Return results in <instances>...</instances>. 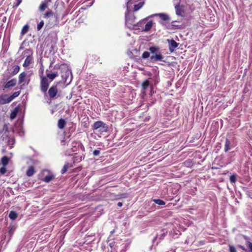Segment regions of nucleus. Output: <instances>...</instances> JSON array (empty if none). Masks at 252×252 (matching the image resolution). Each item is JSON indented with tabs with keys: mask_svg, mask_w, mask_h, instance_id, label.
I'll return each instance as SVG.
<instances>
[{
	"mask_svg": "<svg viewBox=\"0 0 252 252\" xmlns=\"http://www.w3.org/2000/svg\"><path fill=\"white\" fill-rule=\"evenodd\" d=\"M9 217L10 219L14 220L17 218V214L14 211H10L9 214Z\"/></svg>",
	"mask_w": 252,
	"mask_h": 252,
	"instance_id": "26",
	"label": "nucleus"
},
{
	"mask_svg": "<svg viewBox=\"0 0 252 252\" xmlns=\"http://www.w3.org/2000/svg\"><path fill=\"white\" fill-rule=\"evenodd\" d=\"M58 92V89L56 85H53L48 91V94L50 99H53L56 98Z\"/></svg>",
	"mask_w": 252,
	"mask_h": 252,
	"instance_id": "6",
	"label": "nucleus"
},
{
	"mask_svg": "<svg viewBox=\"0 0 252 252\" xmlns=\"http://www.w3.org/2000/svg\"><path fill=\"white\" fill-rule=\"evenodd\" d=\"M181 0H179L177 4L175 6V9L176 10V14L180 16H184V11L183 10V6L180 5Z\"/></svg>",
	"mask_w": 252,
	"mask_h": 252,
	"instance_id": "7",
	"label": "nucleus"
},
{
	"mask_svg": "<svg viewBox=\"0 0 252 252\" xmlns=\"http://www.w3.org/2000/svg\"><path fill=\"white\" fill-rule=\"evenodd\" d=\"M127 2L126 3V7L127 9H128L129 7L131 6V3H132V1H131V0H127ZM138 0H135V1H138Z\"/></svg>",
	"mask_w": 252,
	"mask_h": 252,
	"instance_id": "41",
	"label": "nucleus"
},
{
	"mask_svg": "<svg viewBox=\"0 0 252 252\" xmlns=\"http://www.w3.org/2000/svg\"><path fill=\"white\" fill-rule=\"evenodd\" d=\"M20 94V91L14 93L11 95L9 96L10 101H11L14 98L19 96Z\"/></svg>",
	"mask_w": 252,
	"mask_h": 252,
	"instance_id": "30",
	"label": "nucleus"
},
{
	"mask_svg": "<svg viewBox=\"0 0 252 252\" xmlns=\"http://www.w3.org/2000/svg\"><path fill=\"white\" fill-rule=\"evenodd\" d=\"M149 86V82L148 80H145L142 84V87L143 90H146Z\"/></svg>",
	"mask_w": 252,
	"mask_h": 252,
	"instance_id": "28",
	"label": "nucleus"
},
{
	"mask_svg": "<svg viewBox=\"0 0 252 252\" xmlns=\"http://www.w3.org/2000/svg\"><path fill=\"white\" fill-rule=\"evenodd\" d=\"M117 243L115 242H112L109 243V245L111 249V251L114 250L116 252L118 251V246L117 245Z\"/></svg>",
	"mask_w": 252,
	"mask_h": 252,
	"instance_id": "20",
	"label": "nucleus"
},
{
	"mask_svg": "<svg viewBox=\"0 0 252 252\" xmlns=\"http://www.w3.org/2000/svg\"><path fill=\"white\" fill-rule=\"evenodd\" d=\"M49 86V82L48 79L45 77L41 78L40 81V90L41 91L46 93Z\"/></svg>",
	"mask_w": 252,
	"mask_h": 252,
	"instance_id": "5",
	"label": "nucleus"
},
{
	"mask_svg": "<svg viewBox=\"0 0 252 252\" xmlns=\"http://www.w3.org/2000/svg\"><path fill=\"white\" fill-rule=\"evenodd\" d=\"M146 20H147V19H144L141 21H140L138 22H136L135 27L141 28V29L143 28V25L145 23Z\"/></svg>",
	"mask_w": 252,
	"mask_h": 252,
	"instance_id": "25",
	"label": "nucleus"
},
{
	"mask_svg": "<svg viewBox=\"0 0 252 252\" xmlns=\"http://www.w3.org/2000/svg\"><path fill=\"white\" fill-rule=\"evenodd\" d=\"M48 0L49 1H51V0Z\"/></svg>",
	"mask_w": 252,
	"mask_h": 252,
	"instance_id": "48",
	"label": "nucleus"
},
{
	"mask_svg": "<svg viewBox=\"0 0 252 252\" xmlns=\"http://www.w3.org/2000/svg\"><path fill=\"white\" fill-rule=\"evenodd\" d=\"M68 168V164H65L61 170V173L62 174H64L67 170Z\"/></svg>",
	"mask_w": 252,
	"mask_h": 252,
	"instance_id": "34",
	"label": "nucleus"
},
{
	"mask_svg": "<svg viewBox=\"0 0 252 252\" xmlns=\"http://www.w3.org/2000/svg\"><path fill=\"white\" fill-rule=\"evenodd\" d=\"M9 96L8 94H4L0 95V104H4L10 102Z\"/></svg>",
	"mask_w": 252,
	"mask_h": 252,
	"instance_id": "8",
	"label": "nucleus"
},
{
	"mask_svg": "<svg viewBox=\"0 0 252 252\" xmlns=\"http://www.w3.org/2000/svg\"><path fill=\"white\" fill-rule=\"evenodd\" d=\"M2 135L1 136V138L2 140H6L7 139H8V136L7 137H5V134L4 133H2Z\"/></svg>",
	"mask_w": 252,
	"mask_h": 252,
	"instance_id": "43",
	"label": "nucleus"
},
{
	"mask_svg": "<svg viewBox=\"0 0 252 252\" xmlns=\"http://www.w3.org/2000/svg\"><path fill=\"white\" fill-rule=\"evenodd\" d=\"M17 2L14 4V7H17L19 4L21 3L22 0H16Z\"/></svg>",
	"mask_w": 252,
	"mask_h": 252,
	"instance_id": "42",
	"label": "nucleus"
},
{
	"mask_svg": "<svg viewBox=\"0 0 252 252\" xmlns=\"http://www.w3.org/2000/svg\"><path fill=\"white\" fill-rule=\"evenodd\" d=\"M17 80L16 79H12L7 82L4 86V88H8L11 87H14L16 85Z\"/></svg>",
	"mask_w": 252,
	"mask_h": 252,
	"instance_id": "12",
	"label": "nucleus"
},
{
	"mask_svg": "<svg viewBox=\"0 0 252 252\" xmlns=\"http://www.w3.org/2000/svg\"><path fill=\"white\" fill-rule=\"evenodd\" d=\"M35 173L34 168L32 166L29 167L26 174L29 177L32 176Z\"/></svg>",
	"mask_w": 252,
	"mask_h": 252,
	"instance_id": "17",
	"label": "nucleus"
},
{
	"mask_svg": "<svg viewBox=\"0 0 252 252\" xmlns=\"http://www.w3.org/2000/svg\"><path fill=\"white\" fill-rule=\"evenodd\" d=\"M154 201L157 204L159 205H165V203L164 201L161 199H155Z\"/></svg>",
	"mask_w": 252,
	"mask_h": 252,
	"instance_id": "32",
	"label": "nucleus"
},
{
	"mask_svg": "<svg viewBox=\"0 0 252 252\" xmlns=\"http://www.w3.org/2000/svg\"><path fill=\"white\" fill-rule=\"evenodd\" d=\"M55 178V176L53 174H49L46 176L43 180L46 183H49Z\"/></svg>",
	"mask_w": 252,
	"mask_h": 252,
	"instance_id": "21",
	"label": "nucleus"
},
{
	"mask_svg": "<svg viewBox=\"0 0 252 252\" xmlns=\"http://www.w3.org/2000/svg\"><path fill=\"white\" fill-rule=\"evenodd\" d=\"M229 252H237L236 248L233 246H229Z\"/></svg>",
	"mask_w": 252,
	"mask_h": 252,
	"instance_id": "40",
	"label": "nucleus"
},
{
	"mask_svg": "<svg viewBox=\"0 0 252 252\" xmlns=\"http://www.w3.org/2000/svg\"><path fill=\"white\" fill-rule=\"evenodd\" d=\"M47 7V2L45 0L43 1L39 6V10L40 11H43Z\"/></svg>",
	"mask_w": 252,
	"mask_h": 252,
	"instance_id": "22",
	"label": "nucleus"
},
{
	"mask_svg": "<svg viewBox=\"0 0 252 252\" xmlns=\"http://www.w3.org/2000/svg\"><path fill=\"white\" fill-rule=\"evenodd\" d=\"M66 124V122L65 120L63 119H60L59 120L58 122V126L60 129H63L65 125Z\"/></svg>",
	"mask_w": 252,
	"mask_h": 252,
	"instance_id": "19",
	"label": "nucleus"
},
{
	"mask_svg": "<svg viewBox=\"0 0 252 252\" xmlns=\"http://www.w3.org/2000/svg\"><path fill=\"white\" fill-rule=\"evenodd\" d=\"M28 30H29V26L28 25H25L22 29V31H21V34H22V35L25 34L26 33H27Z\"/></svg>",
	"mask_w": 252,
	"mask_h": 252,
	"instance_id": "27",
	"label": "nucleus"
},
{
	"mask_svg": "<svg viewBox=\"0 0 252 252\" xmlns=\"http://www.w3.org/2000/svg\"><path fill=\"white\" fill-rule=\"evenodd\" d=\"M166 235V233L165 232H162V233H161L160 235H158L156 236V237L155 238V240L158 239V238H159V240H161L162 239H163V238L165 237V236Z\"/></svg>",
	"mask_w": 252,
	"mask_h": 252,
	"instance_id": "35",
	"label": "nucleus"
},
{
	"mask_svg": "<svg viewBox=\"0 0 252 252\" xmlns=\"http://www.w3.org/2000/svg\"><path fill=\"white\" fill-rule=\"evenodd\" d=\"M176 21H173L171 24H167L164 22H161V24L163 26H165L167 29H170V30H173L174 29V27H178V25H175V23L176 22Z\"/></svg>",
	"mask_w": 252,
	"mask_h": 252,
	"instance_id": "13",
	"label": "nucleus"
},
{
	"mask_svg": "<svg viewBox=\"0 0 252 252\" xmlns=\"http://www.w3.org/2000/svg\"><path fill=\"white\" fill-rule=\"evenodd\" d=\"M126 25L129 29H133L135 27L136 22L135 17L133 14H126Z\"/></svg>",
	"mask_w": 252,
	"mask_h": 252,
	"instance_id": "2",
	"label": "nucleus"
},
{
	"mask_svg": "<svg viewBox=\"0 0 252 252\" xmlns=\"http://www.w3.org/2000/svg\"><path fill=\"white\" fill-rule=\"evenodd\" d=\"M9 161V158L6 157H3L0 160L1 164H2V166L0 167V173L1 174H4L5 173L6 171V166L8 164Z\"/></svg>",
	"mask_w": 252,
	"mask_h": 252,
	"instance_id": "4",
	"label": "nucleus"
},
{
	"mask_svg": "<svg viewBox=\"0 0 252 252\" xmlns=\"http://www.w3.org/2000/svg\"><path fill=\"white\" fill-rule=\"evenodd\" d=\"M32 63H33L32 57L30 55H28L27 57V58L24 62V63H23V66L24 67H28L30 64H31Z\"/></svg>",
	"mask_w": 252,
	"mask_h": 252,
	"instance_id": "11",
	"label": "nucleus"
},
{
	"mask_svg": "<svg viewBox=\"0 0 252 252\" xmlns=\"http://www.w3.org/2000/svg\"><path fill=\"white\" fill-rule=\"evenodd\" d=\"M153 26V22L150 21L148 22L143 28L141 29L142 32H147L149 31Z\"/></svg>",
	"mask_w": 252,
	"mask_h": 252,
	"instance_id": "10",
	"label": "nucleus"
},
{
	"mask_svg": "<svg viewBox=\"0 0 252 252\" xmlns=\"http://www.w3.org/2000/svg\"><path fill=\"white\" fill-rule=\"evenodd\" d=\"M17 113H18V109H17V108H15V109L14 110V111L13 112H12L10 114V119H14L15 118Z\"/></svg>",
	"mask_w": 252,
	"mask_h": 252,
	"instance_id": "29",
	"label": "nucleus"
},
{
	"mask_svg": "<svg viewBox=\"0 0 252 252\" xmlns=\"http://www.w3.org/2000/svg\"><path fill=\"white\" fill-rule=\"evenodd\" d=\"M9 127L8 124H5L3 126L2 130L1 131V133H4L5 134V137H7L9 134Z\"/></svg>",
	"mask_w": 252,
	"mask_h": 252,
	"instance_id": "18",
	"label": "nucleus"
},
{
	"mask_svg": "<svg viewBox=\"0 0 252 252\" xmlns=\"http://www.w3.org/2000/svg\"><path fill=\"white\" fill-rule=\"evenodd\" d=\"M149 51L152 55L150 57L151 60L153 62L163 61L164 58L160 52V49L158 47L152 46L149 48Z\"/></svg>",
	"mask_w": 252,
	"mask_h": 252,
	"instance_id": "1",
	"label": "nucleus"
},
{
	"mask_svg": "<svg viewBox=\"0 0 252 252\" xmlns=\"http://www.w3.org/2000/svg\"><path fill=\"white\" fill-rule=\"evenodd\" d=\"M231 142L228 139H226L224 145V151L225 152L228 151L231 149Z\"/></svg>",
	"mask_w": 252,
	"mask_h": 252,
	"instance_id": "16",
	"label": "nucleus"
},
{
	"mask_svg": "<svg viewBox=\"0 0 252 252\" xmlns=\"http://www.w3.org/2000/svg\"><path fill=\"white\" fill-rule=\"evenodd\" d=\"M123 205V203L122 202H119L118 203V206L120 207H122Z\"/></svg>",
	"mask_w": 252,
	"mask_h": 252,
	"instance_id": "45",
	"label": "nucleus"
},
{
	"mask_svg": "<svg viewBox=\"0 0 252 252\" xmlns=\"http://www.w3.org/2000/svg\"><path fill=\"white\" fill-rule=\"evenodd\" d=\"M93 128L95 130H98L101 132H107L108 131V126L106 124L101 121L95 122L93 125Z\"/></svg>",
	"mask_w": 252,
	"mask_h": 252,
	"instance_id": "3",
	"label": "nucleus"
},
{
	"mask_svg": "<svg viewBox=\"0 0 252 252\" xmlns=\"http://www.w3.org/2000/svg\"><path fill=\"white\" fill-rule=\"evenodd\" d=\"M230 181L231 183H235L236 181V177L235 175H232L230 177Z\"/></svg>",
	"mask_w": 252,
	"mask_h": 252,
	"instance_id": "38",
	"label": "nucleus"
},
{
	"mask_svg": "<svg viewBox=\"0 0 252 252\" xmlns=\"http://www.w3.org/2000/svg\"><path fill=\"white\" fill-rule=\"evenodd\" d=\"M44 25L43 21H40V22L37 25V29L38 31H40Z\"/></svg>",
	"mask_w": 252,
	"mask_h": 252,
	"instance_id": "37",
	"label": "nucleus"
},
{
	"mask_svg": "<svg viewBox=\"0 0 252 252\" xmlns=\"http://www.w3.org/2000/svg\"><path fill=\"white\" fill-rule=\"evenodd\" d=\"M100 149L99 148V149H98L97 150H95L94 151L93 155L94 156H98L100 154Z\"/></svg>",
	"mask_w": 252,
	"mask_h": 252,
	"instance_id": "39",
	"label": "nucleus"
},
{
	"mask_svg": "<svg viewBox=\"0 0 252 252\" xmlns=\"http://www.w3.org/2000/svg\"><path fill=\"white\" fill-rule=\"evenodd\" d=\"M53 13L51 10L48 11L47 12H46L45 13V14L44 15V18H48L50 17V16H53Z\"/></svg>",
	"mask_w": 252,
	"mask_h": 252,
	"instance_id": "33",
	"label": "nucleus"
},
{
	"mask_svg": "<svg viewBox=\"0 0 252 252\" xmlns=\"http://www.w3.org/2000/svg\"><path fill=\"white\" fill-rule=\"evenodd\" d=\"M57 76H58V73L57 72L47 74V77L51 79V81L54 80Z\"/></svg>",
	"mask_w": 252,
	"mask_h": 252,
	"instance_id": "23",
	"label": "nucleus"
},
{
	"mask_svg": "<svg viewBox=\"0 0 252 252\" xmlns=\"http://www.w3.org/2000/svg\"><path fill=\"white\" fill-rule=\"evenodd\" d=\"M9 233H12V228L11 227V229L9 231Z\"/></svg>",
	"mask_w": 252,
	"mask_h": 252,
	"instance_id": "46",
	"label": "nucleus"
},
{
	"mask_svg": "<svg viewBox=\"0 0 252 252\" xmlns=\"http://www.w3.org/2000/svg\"><path fill=\"white\" fill-rule=\"evenodd\" d=\"M168 42L169 43V49L170 52H172L174 51V49L177 47L178 45V43H177L174 40L171 39L168 40Z\"/></svg>",
	"mask_w": 252,
	"mask_h": 252,
	"instance_id": "9",
	"label": "nucleus"
},
{
	"mask_svg": "<svg viewBox=\"0 0 252 252\" xmlns=\"http://www.w3.org/2000/svg\"><path fill=\"white\" fill-rule=\"evenodd\" d=\"M149 57H150V53H149V52H148L147 51H145L142 55V57L143 59H147V58H149Z\"/></svg>",
	"mask_w": 252,
	"mask_h": 252,
	"instance_id": "36",
	"label": "nucleus"
},
{
	"mask_svg": "<svg viewBox=\"0 0 252 252\" xmlns=\"http://www.w3.org/2000/svg\"><path fill=\"white\" fill-rule=\"evenodd\" d=\"M27 77V73L26 72H22L20 74L19 76V84L23 83Z\"/></svg>",
	"mask_w": 252,
	"mask_h": 252,
	"instance_id": "14",
	"label": "nucleus"
},
{
	"mask_svg": "<svg viewBox=\"0 0 252 252\" xmlns=\"http://www.w3.org/2000/svg\"><path fill=\"white\" fill-rule=\"evenodd\" d=\"M240 248L243 251L247 252L248 250L243 246H240Z\"/></svg>",
	"mask_w": 252,
	"mask_h": 252,
	"instance_id": "44",
	"label": "nucleus"
},
{
	"mask_svg": "<svg viewBox=\"0 0 252 252\" xmlns=\"http://www.w3.org/2000/svg\"><path fill=\"white\" fill-rule=\"evenodd\" d=\"M161 20L164 21H169L170 20V17L168 15L164 13H159L157 14Z\"/></svg>",
	"mask_w": 252,
	"mask_h": 252,
	"instance_id": "15",
	"label": "nucleus"
},
{
	"mask_svg": "<svg viewBox=\"0 0 252 252\" xmlns=\"http://www.w3.org/2000/svg\"><path fill=\"white\" fill-rule=\"evenodd\" d=\"M171 251H172V252H175L174 250H172Z\"/></svg>",
	"mask_w": 252,
	"mask_h": 252,
	"instance_id": "47",
	"label": "nucleus"
},
{
	"mask_svg": "<svg viewBox=\"0 0 252 252\" xmlns=\"http://www.w3.org/2000/svg\"><path fill=\"white\" fill-rule=\"evenodd\" d=\"M20 70V66L18 65H16L14 66V68L13 69V70L12 71V74L13 75H16L18 73Z\"/></svg>",
	"mask_w": 252,
	"mask_h": 252,
	"instance_id": "31",
	"label": "nucleus"
},
{
	"mask_svg": "<svg viewBox=\"0 0 252 252\" xmlns=\"http://www.w3.org/2000/svg\"><path fill=\"white\" fill-rule=\"evenodd\" d=\"M144 4V2H140L137 4L134 5L133 10L136 11L141 8Z\"/></svg>",
	"mask_w": 252,
	"mask_h": 252,
	"instance_id": "24",
	"label": "nucleus"
}]
</instances>
